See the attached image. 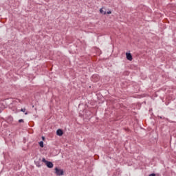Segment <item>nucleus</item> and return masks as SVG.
<instances>
[{
    "mask_svg": "<svg viewBox=\"0 0 176 176\" xmlns=\"http://www.w3.org/2000/svg\"><path fill=\"white\" fill-rule=\"evenodd\" d=\"M42 162L46 164L48 168H53V163L52 162H49L45 158H43Z\"/></svg>",
    "mask_w": 176,
    "mask_h": 176,
    "instance_id": "nucleus-1",
    "label": "nucleus"
},
{
    "mask_svg": "<svg viewBox=\"0 0 176 176\" xmlns=\"http://www.w3.org/2000/svg\"><path fill=\"white\" fill-rule=\"evenodd\" d=\"M55 174L58 176L64 175V170L57 167L55 168Z\"/></svg>",
    "mask_w": 176,
    "mask_h": 176,
    "instance_id": "nucleus-2",
    "label": "nucleus"
},
{
    "mask_svg": "<svg viewBox=\"0 0 176 176\" xmlns=\"http://www.w3.org/2000/svg\"><path fill=\"white\" fill-rule=\"evenodd\" d=\"M126 58L129 60V61H132L133 60V56L129 53V52H126Z\"/></svg>",
    "mask_w": 176,
    "mask_h": 176,
    "instance_id": "nucleus-3",
    "label": "nucleus"
},
{
    "mask_svg": "<svg viewBox=\"0 0 176 176\" xmlns=\"http://www.w3.org/2000/svg\"><path fill=\"white\" fill-rule=\"evenodd\" d=\"M56 134L58 135H59V137H61V135H63L64 134V132H63V130H61V129H58L56 131Z\"/></svg>",
    "mask_w": 176,
    "mask_h": 176,
    "instance_id": "nucleus-4",
    "label": "nucleus"
},
{
    "mask_svg": "<svg viewBox=\"0 0 176 176\" xmlns=\"http://www.w3.org/2000/svg\"><path fill=\"white\" fill-rule=\"evenodd\" d=\"M38 145H39V146H41V148H43V141L40 142L38 143Z\"/></svg>",
    "mask_w": 176,
    "mask_h": 176,
    "instance_id": "nucleus-5",
    "label": "nucleus"
},
{
    "mask_svg": "<svg viewBox=\"0 0 176 176\" xmlns=\"http://www.w3.org/2000/svg\"><path fill=\"white\" fill-rule=\"evenodd\" d=\"M100 12L103 13V14H107V12H104V10H102V8L100 10Z\"/></svg>",
    "mask_w": 176,
    "mask_h": 176,
    "instance_id": "nucleus-6",
    "label": "nucleus"
},
{
    "mask_svg": "<svg viewBox=\"0 0 176 176\" xmlns=\"http://www.w3.org/2000/svg\"><path fill=\"white\" fill-rule=\"evenodd\" d=\"M19 123H24V120L23 119L19 120Z\"/></svg>",
    "mask_w": 176,
    "mask_h": 176,
    "instance_id": "nucleus-7",
    "label": "nucleus"
},
{
    "mask_svg": "<svg viewBox=\"0 0 176 176\" xmlns=\"http://www.w3.org/2000/svg\"><path fill=\"white\" fill-rule=\"evenodd\" d=\"M21 112H25V108L21 109Z\"/></svg>",
    "mask_w": 176,
    "mask_h": 176,
    "instance_id": "nucleus-8",
    "label": "nucleus"
},
{
    "mask_svg": "<svg viewBox=\"0 0 176 176\" xmlns=\"http://www.w3.org/2000/svg\"><path fill=\"white\" fill-rule=\"evenodd\" d=\"M111 13H112V12L109 11V12H106V14H111Z\"/></svg>",
    "mask_w": 176,
    "mask_h": 176,
    "instance_id": "nucleus-9",
    "label": "nucleus"
},
{
    "mask_svg": "<svg viewBox=\"0 0 176 176\" xmlns=\"http://www.w3.org/2000/svg\"><path fill=\"white\" fill-rule=\"evenodd\" d=\"M148 176H156V175L155 173H152V174L149 175Z\"/></svg>",
    "mask_w": 176,
    "mask_h": 176,
    "instance_id": "nucleus-10",
    "label": "nucleus"
},
{
    "mask_svg": "<svg viewBox=\"0 0 176 176\" xmlns=\"http://www.w3.org/2000/svg\"><path fill=\"white\" fill-rule=\"evenodd\" d=\"M42 140H43V141H45V137L44 136H42Z\"/></svg>",
    "mask_w": 176,
    "mask_h": 176,
    "instance_id": "nucleus-11",
    "label": "nucleus"
},
{
    "mask_svg": "<svg viewBox=\"0 0 176 176\" xmlns=\"http://www.w3.org/2000/svg\"><path fill=\"white\" fill-rule=\"evenodd\" d=\"M25 115H28V113H25Z\"/></svg>",
    "mask_w": 176,
    "mask_h": 176,
    "instance_id": "nucleus-12",
    "label": "nucleus"
},
{
    "mask_svg": "<svg viewBox=\"0 0 176 176\" xmlns=\"http://www.w3.org/2000/svg\"><path fill=\"white\" fill-rule=\"evenodd\" d=\"M38 167H41V165L38 164Z\"/></svg>",
    "mask_w": 176,
    "mask_h": 176,
    "instance_id": "nucleus-13",
    "label": "nucleus"
},
{
    "mask_svg": "<svg viewBox=\"0 0 176 176\" xmlns=\"http://www.w3.org/2000/svg\"><path fill=\"white\" fill-rule=\"evenodd\" d=\"M38 167H41V165L38 164Z\"/></svg>",
    "mask_w": 176,
    "mask_h": 176,
    "instance_id": "nucleus-14",
    "label": "nucleus"
}]
</instances>
